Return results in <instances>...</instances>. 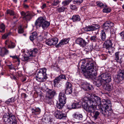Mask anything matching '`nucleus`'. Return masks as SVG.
Masks as SVG:
<instances>
[{"label":"nucleus","mask_w":124,"mask_h":124,"mask_svg":"<svg viewBox=\"0 0 124 124\" xmlns=\"http://www.w3.org/2000/svg\"><path fill=\"white\" fill-rule=\"evenodd\" d=\"M96 4L97 5V6L101 8H106L107 7V5L104 4L102 2L99 1L96 2Z\"/></svg>","instance_id":"obj_31"},{"label":"nucleus","mask_w":124,"mask_h":124,"mask_svg":"<svg viewBox=\"0 0 124 124\" xmlns=\"http://www.w3.org/2000/svg\"><path fill=\"white\" fill-rule=\"evenodd\" d=\"M101 34V38L102 40L103 41H105L106 38L105 32L103 30H102Z\"/></svg>","instance_id":"obj_34"},{"label":"nucleus","mask_w":124,"mask_h":124,"mask_svg":"<svg viewBox=\"0 0 124 124\" xmlns=\"http://www.w3.org/2000/svg\"><path fill=\"white\" fill-rule=\"evenodd\" d=\"M35 24L37 27H42L43 29L45 30L49 26L50 23L45 20V17H40L36 21Z\"/></svg>","instance_id":"obj_5"},{"label":"nucleus","mask_w":124,"mask_h":124,"mask_svg":"<svg viewBox=\"0 0 124 124\" xmlns=\"http://www.w3.org/2000/svg\"><path fill=\"white\" fill-rule=\"evenodd\" d=\"M13 1L15 3H16L17 2V0H13Z\"/></svg>","instance_id":"obj_62"},{"label":"nucleus","mask_w":124,"mask_h":124,"mask_svg":"<svg viewBox=\"0 0 124 124\" xmlns=\"http://www.w3.org/2000/svg\"><path fill=\"white\" fill-rule=\"evenodd\" d=\"M56 93V92L53 89H49L46 94V102L50 105L52 104V99Z\"/></svg>","instance_id":"obj_7"},{"label":"nucleus","mask_w":124,"mask_h":124,"mask_svg":"<svg viewBox=\"0 0 124 124\" xmlns=\"http://www.w3.org/2000/svg\"><path fill=\"white\" fill-rule=\"evenodd\" d=\"M66 98L65 95L64 93L60 92L59 94V99L60 102L66 103Z\"/></svg>","instance_id":"obj_19"},{"label":"nucleus","mask_w":124,"mask_h":124,"mask_svg":"<svg viewBox=\"0 0 124 124\" xmlns=\"http://www.w3.org/2000/svg\"><path fill=\"white\" fill-rule=\"evenodd\" d=\"M66 8V7L62 6L56 9V11L59 13L63 12Z\"/></svg>","instance_id":"obj_35"},{"label":"nucleus","mask_w":124,"mask_h":124,"mask_svg":"<svg viewBox=\"0 0 124 124\" xmlns=\"http://www.w3.org/2000/svg\"><path fill=\"white\" fill-rule=\"evenodd\" d=\"M94 63L92 60L87 62L85 68L86 71L84 75L87 78H94L97 75V72L95 70H93Z\"/></svg>","instance_id":"obj_2"},{"label":"nucleus","mask_w":124,"mask_h":124,"mask_svg":"<svg viewBox=\"0 0 124 124\" xmlns=\"http://www.w3.org/2000/svg\"><path fill=\"white\" fill-rule=\"evenodd\" d=\"M5 44L8 45V47L10 48H14L15 46L16 45L15 43L12 42L11 41L7 40L5 41Z\"/></svg>","instance_id":"obj_22"},{"label":"nucleus","mask_w":124,"mask_h":124,"mask_svg":"<svg viewBox=\"0 0 124 124\" xmlns=\"http://www.w3.org/2000/svg\"><path fill=\"white\" fill-rule=\"evenodd\" d=\"M71 19L74 22H76L80 21L81 18L80 16L78 15H75L73 16Z\"/></svg>","instance_id":"obj_27"},{"label":"nucleus","mask_w":124,"mask_h":124,"mask_svg":"<svg viewBox=\"0 0 124 124\" xmlns=\"http://www.w3.org/2000/svg\"><path fill=\"white\" fill-rule=\"evenodd\" d=\"M99 78L102 81L104 84H106L111 80V76L110 74L107 73H103L99 76Z\"/></svg>","instance_id":"obj_10"},{"label":"nucleus","mask_w":124,"mask_h":124,"mask_svg":"<svg viewBox=\"0 0 124 124\" xmlns=\"http://www.w3.org/2000/svg\"><path fill=\"white\" fill-rule=\"evenodd\" d=\"M122 8H123V9H124V4L123 5Z\"/></svg>","instance_id":"obj_63"},{"label":"nucleus","mask_w":124,"mask_h":124,"mask_svg":"<svg viewBox=\"0 0 124 124\" xmlns=\"http://www.w3.org/2000/svg\"><path fill=\"white\" fill-rule=\"evenodd\" d=\"M120 36L122 37V39L124 40V31H122L120 33Z\"/></svg>","instance_id":"obj_51"},{"label":"nucleus","mask_w":124,"mask_h":124,"mask_svg":"<svg viewBox=\"0 0 124 124\" xmlns=\"http://www.w3.org/2000/svg\"><path fill=\"white\" fill-rule=\"evenodd\" d=\"M54 116L58 119H63L66 118V114L62 111L57 110L54 113Z\"/></svg>","instance_id":"obj_12"},{"label":"nucleus","mask_w":124,"mask_h":124,"mask_svg":"<svg viewBox=\"0 0 124 124\" xmlns=\"http://www.w3.org/2000/svg\"><path fill=\"white\" fill-rule=\"evenodd\" d=\"M59 124H66L65 123L62 122L59 123Z\"/></svg>","instance_id":"obj_60"},{"label":"nucleus","mask_w":124,"mask_h":124,"mask_svg":"<svg viewBox=\"0 0 124 124\" xmlns=\"http://www.w3.org/2000/svg\"><path fill=\"white\" fill-rule=\"evenodd\" d=\"M72 117L74 120H78L82 119L83 116L82 114H80L78 112L74 113L72 115Z\"/></svg>","instance_id":"obj_17"},{"label":"nucleus","mask_w":124,"mask_h":124,"mask_svg":"<svg viewBox=\"0 0 124 124\" xmlns=\"http://www.w3.org/2000/svg\"><path fill=\"white\" fill-rule=\"evenodd\" d=\"M32 16V14L28 12L26 13V15L23 16V19L26 21L30 20Z\"/></svg>","instance_id":"obj_26"},{"label":"nucleus","mask_w":124,"mask_h":124,"mask_svg":"<svg viewBox=\"0 0 124 124\" xmlns=\"http://www.w3.org/2000/svg\"><path fill=\"white\" fill-rule=\"evenodd\" d=\"M21 95L22 97L24 98H25L27 97L26 94L24 93H22Z\"/></svg>","instance_id":"obj_52"},{"label":"nucleus","mask_w":124,"mask_h":124,"mask_svg":"<svg viewBox=\"0 0 124 124\" xmlns=\"http://www.w3.org/2000/svg\"><path fill=\"white\" fill-rule=\"evenodd\" d=\"M6 12L7 14H9L11 15H14V11L12 10H8Z\"/></svg>","instance_id":"obj_45"},{"label":"nucleus","mask_w":124,"mask_h":124,"mask_svg":"<svg viewBox=\"0 0 124 124\" xmlns=\"http://www.w3.org/2000/svg\"><path fill=\"white\" fill-rule=\"evenodd\" d=\"M11 101V103H12L14 101V98H12L9 99Z\"/></svg>","instance_id":"obj_57"},{"label":"nucleus","mask_w":124,"mask_h":124,"mask_svg":"<svg viewBox=\"0 0 124 124\" xmlns=\"http://www.w3.org/2000/svg\"><path fill=\"white\" fill-rule=\"evenodd\" d=\"M70 9L73 10H76L77 9V7L76 5L72 4L70 6Z\"/></svg>","instance_id":"obj_44"},{"label":"nucleus","mask_w":124,"mask_h":124,"mask_svg":"<svg viewBox=\"0 0 124 124\" xmlns=\"http://www.w3.org/2000/svg\"><path fill=\"white\" fill-rule=\"evenodd\" d=\"M93 83L95 85L98 87L100 86L102 84L104 85L105 84H103L102 81L99 78H97L95 79V80L94 81Z\"/></svg>","instance_id":"obj_21"},{"label":"nucleus","mask_w":124,"mask_h":124,"mask_svg":"<svg viewBox=\"0 0 124 124\" xmlns=\"http://www.w3.org/2000/svg\"><path fill=\"white\" fill-rule=\"evenodd\" d=\"M5 27L3 24H1L0 25V32H3L5 30Z\"/></svg>","instance_id":"obj_38"},{"label":"nucleus","mask_w":124,"mask_h":124,"mask_svg":"<svg viewBox=\"0 0 124 124\" xmlns=\"http://www.w3.org/2000/svg\"><path fill=\"white\" fill-rule=\"evenodd\" d=\"M90 40L93 42H95L96 41L97 38L96 36H92L90 38Z\"/></svg>","instance_id":"obj_47"},{"label":"nucleus","mask_w":124,"mask_h":124,"mask_svg":"<svg viewBox=\"0 0 124 124\" xmlns=\"http://www.w3.org/2000/svg\"><path fill=\"white\" fill-rule=\"evenodd\" d=\"M103 28L104 29V30H103V31H105L106 32H108V31L110 29V28H109L107 27H106L104 26H103Z\"/></svg>","instance_id":"obj_49"},{"label":"nucleus","mask_w":124,"mask_h":124,"mask_svg":"<svg viewBox=\"0 0 124 124\" xmlns=\"http://www.w3.org/2000/svg\"><path fill=\"white\" fill-rule=\"evenodd\" d=\"M60 2L58 0H54L52 5L53 6H56L58 5Z\"/></svg>","instance_id":"obj_43"},{"label":"nucleus","mask_w":124,"mask_h":124,"mask_svg":"<svg viewBox=\"0 0 124 124\" xmlns=\"http://www.w3.org/2000/svg\"><path fill=\"white\" fill-rule=\"evenodd\" d=\"M24 32L23 29L21 25H20L18 27V33L19 34L22 33Z\"/></svg>","instance_id":"obj_42"},{"label":"nucleus","mask_w":124,"mask_h":124,"mask_svg":"<svg viewBox=\"0 0 124 124\" xmlns=\"http://www.w3.org/2000/svg\"><path fill=\"white\" fill-rule=\"evenodd\" d=\"M10 103H11V101L10 99H8L6 101V103L7 104H8Z\"/></svg>","instance_id":"obj_54"},{"label":"nucleus","mask_w":124,"mask_h":124,"mask_svg":"<svg viewBox=\"0 0 124 124\" xmlns=\"http://www.w3.org/2000/svg\"><path fill=\"white\" fill-rule=\"evenodd\" d=\"M9 34V33L5 34L2 36V38L3 39H6L8 36Z\"/></svg>","instance_id":"obj_50"},{"label":"nucleus","mask_w":124,"mask_h":124,"mask_svg":"<svg viewBox=\"0 0 124 124\" xmlns=\"http://www.w3.org/2000/svg\"><path fill=\"white\" fill-rule=\"evenodd\" d=\"M66 88L72 87V85L71 83L67 81L66 83Z\"/></svg>","instance_id":"obj_46"},{"label":"nucleus","mask_w":124,"mask_h":124,"mask_svg":"<svg viewBox=\"0 0 124 124\" xmlns=\"http://www.w3.org/2000/svg\"><path fill=\"white\" fill-rule=\"evenodd\" d=\"M21 15L24 16L26 15V13H25L24 11H22L21 13Z\"/></svg>","instance_id":"obj_53"},{"label":"nucleus","mask_w":124,"mask_h":124,"mask_svg":"<svg viewBox=\"0 0 124 124\" xmlns=\"http://www.w3.org/2000/svg\"><path fill=\"white\" fill-rule=\"evenodd\" d=\"M84 100L85 103H83L84 109L89 113H91L92 111L94 109L97 104H98L99 108H102V106L100 98L97 96L93 98L91 95L87 93L86 96L84 98Z\"/></svg>","instance_id":"obj_1"},{"label":"nucleus","mask_w":124,"mask_h":124,"mask_svg":"<svg viewBox=\"0 0 124 124\" xmlns=\"http://www.w3.org/2000/svg\"><path fill=\"white\" fill-rule=\"evenodd\" d=\"M37 35V34L36 32H33L30 36V40L31 41H33L36 38Z\"/></svg>","instance_id":"obj_30"},{"label":"nucleus","mask_w":124,"mask_h":124,"mask_svg":"<svg viewBox=\"0 0 124 124\" xmlns=\"http://www.w3.org/2000/svg\"><path fill=\"white\" fill-rule=\"evenodd\" d=\"M76 43L79 44L81 46H85L86 44V42L82 38H79L77 39L76 41Z\"/></svg>","instance_id":"obj_20"},{"label":"nucleus","mask_w":124,"mask_h":124,"mask_svg":"<svg viewBox=\"0 0 124 124\" xmlns=\"http://www.w3.org/2000/svg\"><path fill=\"white\" fill-rule=\"evenodd\" d=\"M13 78L15 80H16V78L15 77V76H13Z\"/></svg>","instance_id":"obj_61"},{"label":"nucleus","mask_w":124,"mask_h":124,"mask_svg":"<svg viewBox=\"0 0 124 124\" xmlns=\"http://www.w3.org/2000/svg\"><path fill=\"white\" fill-rule=\"evenodd\" d=\"M72 87L66 88L65 90V93L67 94H71L72 92Z\"/></svg>","instance_id":"obj_36"},{"label":"nucleus","mask_w":124,"mask_h":124,"mask_svg":"<svg viewBox=\"0 0 124 124\" xmlns=\"http://www.w3.org/2000/svg\"><path fill=\"white\" fill-rule=\"evenodd\" d=\"M69 41L68 39H64L61 40L59 43L56 46L57 47L61 46L62 45L67 43Z\"/></svg>","instance_id":"obj_28"},{"label":"nucleus","mask_w":124,"mask_h":124,"mask_svg":"<svg viewBox=\"0 0 124 124\" xmlns=\"http://www.w3.org/2000/svg\"><path fill=\"white\" fill-rule=\"evenodd\" d=\"M32 114L33 115L39 114L41 112V110L39 108H37L35 109L32 108L31 109Z\"/></svg>","instance_id":"obj_25"},{"label":"nucleus","mask_w":124,"mask_h":124,"mask_svg":"<svg viewBox=\"0 0 124 124\" xmlns=\"http://www.w3.org/2000/svg\"><path fill=\"white\" fill-rule=\"evenodd\" d=\"M103 26L110 29L114 26V24L110 21H107L103 23Z\"/></svg>","instance_id":"obj_24"},{"label":"nucleus","mask_w":124,"mask_h":124,"mask_svg":"<svg viewBox=\"0 0 124 124\" xmlns=\"http://www.w3.org/2000/svg\"><path fill=\"white\" fill-rule=\"evenodd\" d=\"M123 55L122 53L120 52H117L115 54L116 60L117 62L120 64L123 61L122 59Z\"/></svg>","instance_id":"obj_15"},{"label":"nucleus","mask_w":124,"mask_h":124,"mask_svg":"<svg viewBox=\"0 0 124 124\" xmlns=\"http://www.w3.org/2000/svg\"><path fill=\"white\" fill-rule=\"evenodd\" d=\"M46 69L45 68L40 69L36 76V79L39 82H43L47 79L46 73Z\"/></svg>","instance_id":"obj_6"},{"label":"nucleus","mask_w":124,"mask_h":124,"mask_svg":"<svg viewBox=\"0 0 124 124\" xmlns=\"http://www.w3.org/2000/svg\"><path fill=\"white\" fill-rule=\"evenodd\" d=\"M85 103V101L83 100V102H81L79 101L78 102L73 103L72 105V108H80L82 106L83 108V103Z\"/></svg>","instance_id":"obj_18"},{"label":"nucleus","mask_w":124,"mask_h":124,"mask_svg":"<svg viewBox=\"0 0 124 124\" xmlns=\"http://www.w3.org/2000/svg\"><path fill=\"white\" fill-rule=\"evenodd\" d=\"M94 109L92 111V112L91 113H93L94 116H93V117L95 119H96L98 116L100 115V113L98 111H94V112H93L94 111Z\"/></svg>","instance_id":"obj_33"},{"label":"nucleus","mask_w":124,"mask_h":124,"mask_svg":"<svg viewBox=\"0 0 124 124\" xmlns=\"http://www.w3.org/2000/svg\"><path fill=\"white\" fill-rule=\"evenodd\" d=\"M105 86V87L104 86L105 89L108 91H111L113 89V87L111 84H107Z\"/></svg>","instance_id":"obj_29"},{"label":"nucleus","mask_w":124,"mask_h":124,"mask_svg":"<svg viewBox=\"0 0 124 124\" xmlns=\"http://www.w3.org/2000/svg\"><path fill=\"white\" fill-rule=\"evenodd\" d=\"M92 50V46H88L86 47L85 48L84 50V51L86 54L90 51Z\"/></svg>","instance_id":"obj_37"},{"label":"nucleus","mask_w":124,"mask_h":124,"mask_svg":"<svg viewBox=\"0 0 124 124\" xmlns=\"http://www.w3.org/2000/svg\"><path fill=\"white\" fill-rule=\"evenodd\" d=\"M38 50L36 48H34L31 51H30L29 52V56H25L24 57V61L34 60L35 54L37 52Z\"/></svg>","instance_id":"obj_8"},{"label":"nucleus","mask_w":124,"mask_h":124,"mask_svg":"<svg viewBox=\"0 0 124 124\" xmlns=\"http://www.w3.org/2000/svg\"><path fill=\"white\" fill-rule=\"evenodd\" d=\"M58 42V39L56 38H54L47 39L46 41V44L49 46L56 45Z\"/></svg>","instance_id":"obj_14"},{"label":"nucleus","mask_w":124,"mask_h":124,"mask_svg":"<svg viewBox=\"0 0 124 124\" xmlns=\"http://www.w3.org/2000/svg\"><path fill=\"white\" fill-rule=\"evenodd\" d=\"M24 7L25 8H27L28 7V6L27 5L23 4Z\"/></svg>","instance_id":"obj_58"},{"label":"nucleus","mask_w":124,"mask_h":124,"mask_svg":"<svg viewBox=\"0 0 124 124\" xmlns=\"http://www.w3.org/2000/svg\"><path fill=\"white\" fill-rule=\"evenodd\" d=\"M10 57H12L13 59H17V61L18 62H20V60L18 58L17 56L16 55H14L12 56L11 55H10Z\"/></svg>","instance_id":"obj_48"},{"label":"nucleus","mask_w":124,"mask_h":124,"mask_svg":"<svg viewBox=\"0 0 124 124\" xmlns=\"http://www.w3.org/2000/svg\"><path fill=\"white\" fill-rule=\"evenodd\" d=\"M46 7V4H44L42 6H41V8L42 9H43Z\"/></svg>","instance_id":"obj_55"},{"label":"nucleus","mask_w":124,"mask_h":124,"mask_svg":"<svg viewBox=\"0 0 124 124\" xmlns=\"http://www.w3.org/2000/svg\"><path fill=\"white\" fill-rule=\"evenodd\" d=\"M106 42V48L108 50V53L110 54L113 52V50L114 49V48L112 46V41L111 40H107Z\"/></svg>","instance_id":"obj_13"},{"label":"nucleus","mask_w":124,"mask_h":124,"mask_svg":"<svg viewBox=\"0 0 124 124\" xmlns=\"http://www.w3.org/2000/svg\"><path fill=\"white\" fill-rule=\"evenodd\" d=\"M71 1V0H67L64 1L62 2V4L64 6L68 5Z\"/></svg>","instance_id":"obj_41"},{"label":"nucleus","mask_w":124,"mask_h":124,"mask_svg":"<svg viewBox=\"0 0 124 124\" xmlns=\"http://www.w3.org/2000/svg\"><path fill=\"white\" fill-rule=\"evenodd\" d=\"M104 8L103 10V12L104 13H108L110 12L111 11V9L109 8Z\"/></svg>","instance_id":"obj_40"},{"label":"nucleus","mask_w":124,"mask_h":124,"mask_svg":"<svg viewBox=\"0 0 124 124\" xmlns=\"http://www.w3.org/2000/svg\"><path fill=\"white\" fill-rule=\"evenodd\" d=\"M62 79L68 80V79H66V77L65 75L63 74H61L58 77H56L54 80V84L56 85Z\"/></svg>","instance_id":"obj_16"},{"label":"nucleus","mask_w":124,"mask_h":124,"mask_svg":"<svg viewBox=\"0 0 124 124\" xmlns=\"http://www.w3.org/2000/svg\"><path fill=\"white\" fill-rule=\"evenodd\" d=\"M65 103H63L62 102H60L59 101V102H58L56 104V108H57L59 109H62L64 106V104Z\"/></svg>","instance_id":"obj_32"},{"label":"nucleus","mask_w":124,"mask_h":124,"mask_svg":"<svg viewBox=\"0 0 124 124\" xmlns=\"http://www.w3.org/2000/svg\"><path fill=\"white\" fill-rule=\"evenodd\" d=\"M9 51L5 47H3L0 49V56L2 57L7 54L9 53Z\"/></svg>","instance_id":"obj_23"},{"label":"nucleus","mask_w":124,"mask_h":124,"mask_svg":"<svg viewBox=\"0 0 124 124\" xmlns=\"http://www.w3.org/2000/svg\"><path fill=\"white\" fill-rule=\"evenodd\" d=\"M114 80L117 83H119L124 78V70H120L117 76L113 77Z\"/></svg>","instance_id":"obj_9"},{"label":"nucleus","mask_w":124,"mask_h":124,"mask_svg":"<svg viewBox=\"0 0 124 124\" xmlns=\"http://www.w3.org/2000/svg\"><path fill=\"white\" fill-rule=\"evenodd\" d=\"M102 106L101 109V112L104 116H106L108 112V111L111 109V105L109 104L110 103V101L107 99H104L102 100Z\"/></svg>","instance_id":"obj_3"},{"label":"nucleus","mask_w":124,"mask_h":124,"mask_svg":"<svg viewBox=\"0 0 124 124\" xmlns=\"http://www.w3.org/2000/svg\"><path fill=\"white\" fill-rule=\"evenodd\" d=\"M27 0H24V2H26L27 1Z\"/></svg>","instance_id":"obj_64"},{"label":"nucleus","mask_w":124,"mask_h":124,"mask_svg":"<svg viewBox=\"0 0 124 124\" xmlns=\"http://www.w3.org/2000/svg\"><path fill=\"white\" fill-rule=\"evenodd\" d=\"M2 119L6 124H18L15 116L9 113H5Z\"/></svg>","instance_id":"obj_4"},{"label":"nucleus","mask_w":124,"mask_h":124,"mask_svg":"<svg viewBox=\"0 0 124 124\" xmlns=\"http://www.w3.org/2000/svg\"><path fill=\"white\" fill-rule=\"evenodd\" d=\"M83 0H73V3L77 5L80 4L83 2Z\"/></svg>","instance_id":"obj_39"},{"label":"nucleus","mask_w":124,"mask_h":124,"mask_svg":"<svg viewBox=\"0 0 124 124\" xmlns=\"http://www.w3.org/2000/svg\"><path fill=\"white\" fill-rule=\"evenodd\" d=\"M101 28L100 26L98 24H93L91 25H89L83 28L85 31H92L96 30L99 29Z\"/></svg>","instance_id":"obj_11"},{"label":"nucleus","mask_w":124,"mask_h":124,"mask_svg":"<svg viewBox=\"0 0 124 124\" xmlns=\"http://www.w3.org/2000/svg\"><path fill=\"white\" fill-rule=\"evenodd\" d=\"M85 61L84 60L82 61V63L83 64H85Z\"/></svg>","instance_id":"obj_59"},{"label":"nucleus","mask_w":124,"mask_h":124,"mask_svg":"<svg viewBox=\"0 0 124 124\" xmlns=\"http://www.w3.org/2000/svg\"><path fill=\"white\" fill-rule=\"evenodd\" d=\"M87 88L89 90H90L91 89V88H92V86L91 85H88L87 86Z\"/></svg>","instance_id":"obj_56"}]
</instances>
